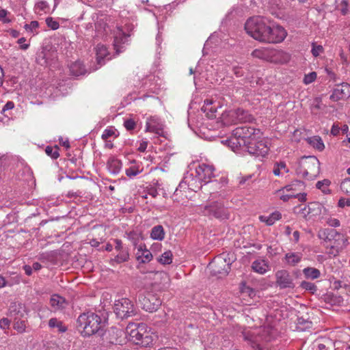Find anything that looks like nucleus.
<instances>
[{
	"label": "nucleus",
	"instance_id": "nucleus-32",
	"mask_svg": "<svg viewBox=\"0 0 350 350\" xmlns=\"http://www.w3.org/2000/svg\"><path fill=\"white\" fill-rule=\"evenodd\" d=\"M323 206L317 202H310L308 204L310 217L311 219L319 215L321 213Z\"/></svg>",
	"mask_w": 350,
	"mask_h": 350
},
{
	"label": "nucleus",
	"instance_id": "nucleus-41",
	"mask_svg": "<svg viewBox=\"0 0 350 350\" xmlns=\"http://www.w3.org/2000/svg\"><path fill=\"white\" fill-rule=\"evenodd\" d=\"M14 329L19 333H23L25 331L26 323L25 321L17 320V317L14 319Z\"/></svg>",
	"mask_w": 350,
	"mask_h": 350
},
{
	"label": "nucleus",
	"instance_id": "nucleus-13",
	"mask_svg": "<svg viewBox=\"0 0 350 350\" xmlns=\"http://www.w3.org/2000/svg\"><path fill=\"white\" fill-rule=\"evenodd\" d=\"M142 308L147 312H153L158 310L161 304V299L155 295L148 293L139 298Z\"/></svg>",
	"mask_w": 350,
	"mask_h": 350
},
{
	"label": "nucleus",
	"instance_id": "nucleus-20",
	"mask_svg": "<svg viewBox=\"0 0 350 350\" xmlns=\"http://www.w3.org/2000/svg\"><path fill=\"white\" fill-rule=\"evenodd\" d=\"M252 270L259 274L263 275L271 269L269 262L265 259H257L252 262Z\"/></svg>",
	"mask_w": 350,
	"mask_h": 350
},
{
	"label": "nucleus",
	"instance_id": "nucleus-24",
	"mask_svg": "<svg viewBox=\"0 0 350 350\" xmlns=\"http://www.w3.org/2000/svg\"><path fill=\"white\" fill-rule=\"evenodd\" d=\"M232 116H234L237 122H250L254 120V118L248 111L242 109H237L232 111Z\"/></svg>",
	"mask_w": 350,
	"mask_h": 350
},
{
	"label": "nucleus",
	"instance_id": "nucleus-23",
	"mask_svg": "<svg viewBox=\"0 0 350 350\" xmlns=\"http://www.w3.org/2000/svg\"><path fill=\"white\" fill-rule=\"evenodd\" d=\"M213 100L212 99H206L202 107V110L206 113L208 118L213 119L217 116L216 106H213Z\"/></svg>",
	"mask_w": 350,
	"mask_h": 350
},
{
	"label": "nucleus",
	"instance_id": "nucleus-3",
	"mask_svg": "<svg viewBox=\"0 0 350 350\" xmlns=\"http://www.w3.org/2000/svg\"><path fill=\"white\" fill-rule=\"evenodd\" d=\"M129 340L136 345L148 347L152 345L157 336L144 323H129L126 328Z\"/></svg>",
	"mask_w": 350,
	"mask_h": 350
},
{
	"label": "nucleus",
	"instance_id": "nucleus-54",
	"mask_svg": "<svg viewBox=\"0 0 350 350\" xmlns=\"http://www.w3.org/2000/svg\"><path fill=\"white\" fill-rule=\"evenodd\" d=\"M54 257L53 252L42 253L39 255V259L40 260H50Z\"/></svg>",
	"mask_w": 350,
	"mask_h": 350
},
{
	"label": "nucleus",
	"instance_id": "nucleus-53",
	"mask_svg": "<svg viewBox=\"0 0 350 350\" xmlns=\"http://www.w3.org/2000/svg\"><path fill=\"white\" fill-rule=\"evenodd\" d=\"M299 215L305 218L306 219H310L309 210L308 209V205H305L303 208L299 210Z\"/></svg>",
	"mask_w": 350,
	"mask_h": 350
},
{
	"label": "nucleus",
	"instance_id": "nucleus-21",
	"mask_svg": "<svg viewBox=\"0 0 350 350\" xmlns=\"http://www.w3.org/2000/svg\"><path fill=\"white\" fill-rule=\"evenodd\" d=\"M50 304L53 310H59L65 308L68 303L63 297L54 294L51 297Z\"/></svg>",
	"mask_w": 350,
	"mask_h": 350
},
{
	"label": "nucleus",
	"instance_id": "nucleus-8",
	"mask_svg": "<svg viewBox=\"0 0 350 350\" xmlns=\"http://www.w3.org/2000/svg\"><path fill=\"white\" fill-rule=\"evenodd\" d=\"M232 259L229 254H221L216 256L209 264V269L213 275L222 277L226 275L230 269Z\"/></svg>",
	"mask_w": 350,
	"mask_h": 350
},
{
	"label": "nucleus",
	"instance_id": "nucleus-25",
	"mask_svg": "<svg viewBox=\"0 0 350 350\" xmlns=\"http://www.w3.org/2000/svg\"><path fill=\"white\" fill-rule=\"evenodd\" d=\"M69 70L70 73L74 76H80L85 73V69L83 64L77 61L70 64Z\"/></svg>",
	"mask_w": 350,
	"mask_h": 350
},
{
	"label": "nucleus",
	"instance_id": "nucleus-62",
	"mask_svg": "<svg viewBox=\"0 0 350 350\" xmlns=\"http://www.w3.org/2000/svg\"><path fill=\"white\" fill-rule=\"evenodd\" d=\"M6 286H12V284L9 283V282L5 279V277L0 275V288H3Z\"/></svg>",
	"mask_w": 350,
	"mask_h": 350
},
{
	"label": "nucleus",
	"instance_id": "nucleus-36",
	"mask_svg": "<svg viewBox=\"0 0 350 350\" xmlns=\"http://www.w3.org/2000/svg\"><path fill=\"white\" fill-rule=\"evenodd\" d=\"M303 273L306 278L317 279L320 277V271L314 267H306L303 269Z\"/></svg>",
	"mask_w": 350,
	"mask_h": 350
},
{
	"label": "nucleus",
	"instance_id": "nucleus-61",
	"mask_svg": "<svg viewBox=\"0 0 350 350\" xmlns=\"http://www.w3.org/2000/svg\"><path fill=\"white\" fill-rule=\"evenodd\" d=\"M26 41L25 38H21L18 40V43L21 44V49L23 50H26L29 46V43L25 44L24 42Z\"/></svg>",
	"mask_w": 350,
	"mask_h": 350
},
{
	"label": "nucleus",
	"instance_id": "nucleus-55",
	"mask_svg": "<svg viewBox=\"0 0 350 350\" xmlns=\"http://www.w3.org/2000/svg\"><path fill=\"white\" fill-rule=\"evenodd\" d=\"M124 125L127 130L131 131L135 129V122L132 119H128L124 121Z\"/></svg>",
	"mask_w": 350,
	"mask_h": 350
},
{
	"label": "nucleus",
	"instance_id": "nucleus-59",
	"mask_svg": "<svg viewBox=\"0 0 350 350\" xmlns=\"http://www.w3.org/2000/svg\"><path fill=\"white\" fill-rule=\"evenodd\" d=\"M8 14V11L5 9H1L0 10V21H3V23H8L10 20L6 18V16Z\"/></svg>",
	"mask_w": 350,
	"mask_h": 350
},
{
	"label": "nucleus",
	"instance_id": "nucleus-50",
	"mask_svg": "<svg viewBox=\"0 0 350 350\" xmlns=\"http://www.w3.org/2000/svg\"><path fill=\"white\" fill-rule=\"evenodd\" d=\"M317 79V73L315 72H310L305 75L304 78V83L305 84H310L315 81Z\"/></svg>",
	"mask_w": 350,
	"mask_h": 350
},
{
	"label": "nucleus",
	"instance_id": "nucleus-46",
	"mask_svg": "<svg viewBox=\"0 0 350 350\" xmlns=\"http://www.w3.org/2000/svg\"><path fill=\"white\" fill-rule=\"evenodd\" d=\"M140 234L137 232L132 231L127 234V238L133 243L134 245H137L139 241Z\"/></svg>",
	"mask_w": 350,
	"mask_h": 350
},
{
	"label": "nucleus",
	"instance_id": "nucleus-2",
	"mask_svg": "<svg viewBox=\"0 0 350 350\" xmlns=\"http://www.w3.org/2000/svg\"><path fill=\"white\" fill-rule=\"evenodd\" d=\"M318 237L323 240L327 253L333 256H338L349 244L347 237L334 229H322Z\"/></svg>",
	"mask_w": 350,
	"mask_h": 350
},
{
	"label": "nucleus",
	"instance_id": "nucleus-22",
	"mask_svg": "<svg viewBox=\"0 0 350 350\" xmlns=\"http://www.w3.org/2000/svg\"><path fill=\"white\" fill-rule=\"evenodd\" d=\"M272 48L260 47L254 50L252 53V56L267 62L271 61Z\"/></svg>",
	"mask_w": 350,
	"mask_h": 350
},
{
	"label": "nucleus",
	"instance_id": "nucleus-30",
	"mask_svg": "<svg viewBox=\"0 0 350 350\" xmlns=\"http://www.w3.org/2000/svg\"><path fill=\"white\" fill-rule=\"evenodd\" d=\"M282 215L280 212L275 211L271 213L269 216L260 215L259 219L262 222H265L268 226L273 225L276 221L280 219Z\"/></svg>",
	"mask_w": 350,
	"mask_h": 350
},
{
	"label": "nucleus",
	"instance_id": "nucleus-15",
	"mask_svg": "<svg viewBox=\"0 0 350 350\" xmlns=\"http://www.w3.org/2000/svg\"><path fill=\"white\" fill-rule=\"evenodd\" d=\"M215 167L208 164L200 163L196 168V174L198 180L208 183L214 176Z\"/></svg>",
	"mask_w": 350,
	"mask_h": 350
},
{
	"label": "nucleus",
	"instance_id": "nucleus-63",
	"mask_svg": "<svg viewBox=\"0 0 350 350\" xmlns=\"http://www.w3.org/2000/svg\"><path fill=\"white\" fill-rule=\"evenodd\" d=\"M114 242H115V250L118 252V251H120V250H124V247L122 245V242L121 240L120 239H115L114 240Z\"/></svg>",
	"mask_w": 350,
	"mask_h": 350
},
{
	"label": "nucleus",
	"instance_id": "nucleus-35",
	"mask_svg": "<svg viewBox=\"0 0 350 350\" xmlns=\"http://www.w3.org/2000/svg\"><path fill=\"white\" fill-rule=\"evenodd\" d=\"M127 39V36L122 31V29L118 28L117 32L114 36V48L117 52L118 51V46L121 43H124Z\"/></svg>",
	"mask_w": 350,
	"mask_h": 350
},
{
	"label": "nucleus",
	"instance_id": "nucleus-37",
	"mask_svg": "<svg viewBox=\"0 0 350 350\" xmlns=\"http://www.w3.org/2000/svg\"><path fill=\"white\" fill-rule=\"evenodd\" d=\"M282 190H280L278 191V194L280 196V198L284 202L288 201L291 198H298L300 201L306 200V196L304 194L297 193V194H281Z\"/></svg>",
	"mask_w": 350,
	"mask_h": 350
},
{
	"label": "nucleus",
	"instance_id": "nucleus-14",
	"mask_svg": "<svg viewBox=\"0 0 350 350\" xmlns=\"http://www.w3.org/2000/svg\"><path fill=\"white\" fill-rule=\"evenodd\" d=\"M262 329H255L254 330H245L243 332V337L245 340H248L253 343L255 346H253L254 348L256 347L257 350H270L267 347H262L261 344H260V340L263 338V336L259 335Z\"/></svg>",
	"mask_w": 350,
	"mask_h": 350
},
{
	"label": "nucleus",
	"instance_id": "nucleus-42",
	"mask_svg": "<svg viewBox=\"0 0 350 350\" xmlns=\"http://www.w3.org/2000/svg\"><path fill=\"white\" fill-rule=\"evenodd\" d=\"M126 174L129 178H133L141 172L139 167L137 165H131L129 168L126 169Z\"/></svg>",
	"mask_w": 350,
	"mask_h": 350
},
{
	"label": "nucleus",
	"instance_id": "nucleus-57",
	"mask_svg": "<svg viewBox=\"0 0 350 350\" xmlns=\"http://www.w3.org/2000/svg\"><path fill=\"white\" fill-rule=\"evenodd\" d=\"M326 222L329 226H332V227H338L340 226V221L338 219L334 218V217H330L327 218Z\"/></svg>",
	"mask_w": 350,
	"mask_h": 350
},
{
	"label": "nucleus",
	"instance_id": "nucleus-4",
	"mask_svg": "<svg viewBox=\"0 0 350 350\" xmlns=\"http://www.w3.org/2000/svg\"><path fill=\"white\" fill-rule=\"evenodd\" d=\"M103 326L100 317L92 312H84L77 319V327L83 336L97 333Z\"/></svg>",
	"mask_w": 350,
	"mask_h": 350
},
{
	"label": "nucleus",
	"instance_id": "nucleus-9",
	"mask_svg": "<svg viewBox=\"0 0 350 350\" xmlns=\"http://www.w3.org/2000/svg\"><path fill=\"white\" fill-rule=\"evenodd\" d=\"M113 311L116 316L121 319L133 317L137 314V308L127 298L116 300L114 303Z\"/></svg>",
	"mask_w": 350,
	"mask_h": 350
},
{
	"label": "nucleus",
	"instance_id": "nucleus-19",
	"mask_svg": "<svg viewBox=\"0 0 350 350\" xmlns=\"http://www.w3.org/2000/svg\"><path fill=\"white\" fill-rule=\"evenodd\" d=\"M135 256L137 261L142 263L149 262L152 259V254L144 244L138 245Z\"/></svg>",
	"mask_w": 350,
	"mask_h": 350
},
{
	"label": "nucleus",
	"instance_id": "nucleus-11",
	"mask_svg": "<svg viewBox=\"0 0 350 350\" xmlns=\"http://www.w3.org/2000/svg\"><path fill=\"white\" fill-rule=\"evenodd\" d=\"M275 285L280 289L295 287V279L293 275L286 269H280L275 273Z\"/></svg>",
	"mask_w": 350,
	"mask_h": 350
},
{
	"label": "nucleus",
	"instance_id": "nucleus-27",
	"mask_svg": "<svg viewBox=\"0 0 350 350\" xmlns=\"http://www.w3.org/2000/svg\"><path fill=\"white\" fill-rule=\"evenodd\" d=\"M289 172V169L284 161L276 162L273 165V173L276 176H282Z\"/></svg>",
	"mask_w": 350,
	"mask_h": 350
},
{
	"label": "nucleus",
	"instance_id": "nucleus-51",
	"mask_svg": "<svg viewBox=\"0 0 350 350\" xmlns=\"http://www.w3.org/2000/svg\"><path fill=\"white\" fill-rule=\"evenodd\" d=\"M330 181L327 179H324L321 181H318L317 183V187L319 189H321L323 192L325 191V189L327 188V187L329 185Z\"/></svg>",
	"mask_w": 350,
	"mask_h": 350
},
{
	"label": "nucleus",
	"instance_id": "nucleus-45",
	"mask_svg": "<svg viewBox=\"0 0 350 350\" xmlns=\"http://www.w3.org/2000/svg\"><path fill=\"white\" fill-rule=\"evenodd\" d=\"M39 27V23L36 21H31L29 24H25L24 28L28 32L34 33Z\"/></svg>",
	"mask_w": 350,
	"mask_h": 350
},
{
	"label": "nucleus",
	"instance_id": "nucleus-28",
	"mask_svg": "<svg viewBox=\"0 0 350 350\" xmlns=\"http://www.w3.org/2000/svg\"><path fill=\"white\" fill-rule=\"evenodd\" d=\"M306 141L314 148L319 151H322L325 148V145L321 137L312 136L306 139Z\"/></svg>",
	"mask_w": 350,
	"mask_h": 350
},
{
	"label": "nucleus",
	"instance_id": "nucleus-17",
	"mask_svg": "<svg viewBox=\"0 0 350 350\" xmlns=\"http://www.w3.org/2000/svg\"><path fill=\"white\" fill-rule=\"evenodd\" d=\"M163 125L160 119L157 116H150L147 118L146 131L153 133L157 135L163 133Z\"/></svg>",
	"mask_w": 350,
	"mask_h": 350
},
{
	"label": "nucleus",
	"instance_id": "nucleus-47",
	"mask_svg": "<svg viewBox=\"0 0 350 350\" xmlns=\"http://www.w3.org/2000/svg\"><path fill=\"white\" fill-rule=\"evenodd\" d=\"M341 190L348 195H350V178H345L340 184Z\"/></svg>",
	"mask_w": 350,
	"mask_h": 350
},
{
	"label": "nucleus",
	"instance_id": "nucleus-52",
	"mask_svg": "<svg viewBox=\"0 0 350 350\" xmlns=\"http://www.w3.org/2000/svg\"><path fill=\"white\" fill-rule=\"evenodd\" d=\"M323 51V48L321 45H317L314 43L312 44L311 52L314 57L319 56Z\"/></svg>",
	"mask_w": 350,
	"mask_h": 350
},
{
	"label": "nucleus",
	"instance_id": "nucleus-7",
	"mask_svg": "<svg viewBox=\"0 0 350 350\" xmlns=\"http://www.w3.org/2000/svg\"><path fill=\"white\" fill-rule=\"evenodd\" d=\"M196 211L204 216H212L221 219H228L229 216L223 202L219 201L209 202L206 204L198 206Z\"/></svg>",
	"mask_w": 350,
	"mask_h": 350
},
{
	"label": "nucleus",
	"instance_id": "nucleus-44",
	"mask_svg": "<svg viewBox=\"0 0 350 350\" xmlns=\"http://www.w3.org/2000/svg\"><path fill=\"white\" fill-rule=\"evenodd\" d=\"M300 286L303 289L308 291L312 293H314L317 289V286L314 283L306 282V281H303L301 283Z\"/></svg>",
	"mask_w": 350,
	"mask_h": 350
},
{
	"label": "nucleus",
	"instance_id": "nucleus-43",
	"mask_svg": "<svg viewBox=\"0 0 350 350\" xmlns=\"http://www.w3.org/2000/svg\"><path fill=\"white\" fill-rule=\"evenodd\" d=\"M58 150L59 148L57 146H46L45 149V152L48 156H50L52 159H57L59 156Z\"/></svg>",
	"mask_w": 350,
	"mask_h": 350
},
{
	"label": "nucleus",
	"instance_id": "nucleus-10",
	"mask_svg": "<svg viewBox=\"0 0 350 350\" xmlns=\"http://www.w3.org/2000/svg\"><path fill=\"white\" fill-rule=\"evenodd\" d=\"M57 60V53L55 47L46 46L38 54L36 62L42 66H51Z\"/></svg>",
	"mask_w": 350,
	"mask_h": 350
},
{
	"label": "nucleus",
	"instance_id": "nucleus-29",
	"mask_svg": "<svg viewBox=\"0 0 350 350\" xmlns=\"http://www.w3.org/2000/svg\"><path fill=\"white\" fill-rule=\"evenodd\" d=\"M109 55L107 49L103 44H98L96 48V60L98 64H104V59Z\"/></svg>",
	"mask_w": 350,
	"mask_h": 350
},
{
	"label": "nucleus",
	"instance_id": "nucleus-48",
	"mask_svg": "<svg viewBox=\"0 0 350 350\" xmlns=\"http://www.w3.org/2000/svg\"><path fill=\"white\" fill-rule=\"evenodd\" d=\"M45 21L47 26L53 30H56L59 27V23L52 17H47Z\"/></svg>",
	"mask_w": 350,
	"mask_h": 350
},
{
	"label": "nucleus",
	"instance_id": "nucleus-39",
	"mask_svg": "<svg viewBox=\"0 0 350 350\" xmlns=\"http://www.w3.org/2000/svg\"><path fill=\"white\" fill-rule=\"evenodd\" d=\"M49 325L51 328H57L59 332H65L66 331V327L63 325L61 321L55 318L49 320Z\"/></svg>",
	"mask_w": 350,
	"mask_h": 350
},
{
	"label": "nucleus",
	"instance_id": "nucleus-12",
	"mask_svg": "<svg viewBox=\"0 0 350 350\" xmlns=\"http://www.w3.org/2000/svg\"><path fill=\"white\" fill-rule=\"evenodd\" d=\"M265 43L282 42L287 36V32L282 26L275 25L269 22Z\"/></svg>",
	"mask_w": 350,
	"mask_h": 350
},
{
	"label": "nucleus",
	"instance_id": "nucleus-6",
	"mask_svg": "<svg viewBox=\"0 0 350 350\" xmlns=\"http://www.w3.org/2000/svg\"><path fill=\"white\" fill-rule=\"evenodd\" d=\"M320 163L315 157L302 158L299 161L297 174L308 179L315 178L320 172Z\"/></svg>",
	"mask_w": 350,
	"mask_h": 350
},
{
	"label": "nucleus",
	"instance_id": "nucleus-26",
	"mask_svg": "<svg viewBox=\"0 0 350 350\" xmlns=\"http://www.w3.org/2000/svg\"><path fill=\"white\" fill-rule=\"evenodd\" d=\"M107 167L110 173L117 174L120 172L122 163L116 158H110L107 162Z\"/></svg>",
	"mask_w": 350,
	"mask_h": 350
},
{
	"label": "nucleus",
	"instance_id": "nucleus-60",
	"mask_svg": "<svg viewBox=\"0 0 350 350\" xmlns=\"http://www.w3.org/2000/svg\"><path fill=\"white\" fill-rule=\"evenodd\" d=\"M243 293L248 294L249 296L253 297L256 295V292L254 289L250 287L246 286L242 290Z\"/></svg>",
	"mask_w": 350,
	"mask_h": 350
},
{
	"label": "nucleus",
	"instance_id": "nucleus-40",
	"mask_svg": "<svg viewBox=\"0 0 350 350\" xmlns=\"http://www.w3.org/2000/svg\"><path fill=\"white\" fill-rule=\"evenodd\" d=\"M158 261L162 265H170L172 262V253L168 250L159 258Z\"/></svg>",
	"mask_w": 350,
	"mask_h": 350
},
{
	"label": "nucleus",
	"instance_id": "nucleus-58",
	"mask_svg": "<svg viewBox=\"0 0 350 350\" xmlns=\"http://www.w3.org/2000/svg\"><path fill=\"white\" fill-rule=\"evenodd\" d=\"M10 325V321L8 318L0 319V327L3 329H8Z\"/></svg>",
	"mask_w": 350,
	"mask_h": 350
},
{
	"label": "nucleus",
	"instance_id": "nucleus-34",
	"mask_svg": "<svg viewBox=\"0 0 350 350\" xmlns=\"http://www.w3.org/2000/svg\"><path fill=\"white\" fill-rule=\"evenodd\" d=\"M118 254L111 260V263H122L126 262L129 258V254L127 249L118 251Z\"/></svg>",
	"mask_w": 350,
	"mask_h": 350
},
{
	"label": "nucleus",
	"instance_id": "nucleus-16",
	"mask_svg": "<svg viewBox=\"0 0 350 350\" xmlns=\"http://www.w3.org/2000/svg\"><path fill=\"white\" fill-rule=\"evenodd\" d=\"M350 96V85L347 83H342L336 86L332 94L330 95V99L334 102L345 99Z\"/></svg>",
	"mask_w": 350,
	"mask_h": 350
},
{
	"label": "nucleus",
	"instance_id": "nucleus-56",
	"mask_svg": "<svg viewBox=\"0 0 350 350\" xmlns=\"http://www.w3.org/2000/svg\"><path fill=\"white\" fill-rule=\"evenodd\" d=\"M115 134V132L111 129H105L102 134V139L104 140H107L109 137H111Z\"/></svg>",
	"mask_w": 350,
	"mask_h": 350
},
{
	"label": "nucleus",
	"instance_id": "nucleus-38",
	"mask_svg": "<svg viewBox=\"0 0 350 350\" xmlns=\"http://www.w3.org/2000/svg\"><path fill=\"white\" fill-rule=\"evenodd\" d=\"M35 12L41 14L42 12L46 13L49 10V5L46 1H38L34 6Z\"/></svg>",
	"mask_w": 350,
	"mask_h": 350
},
{
	"label": "nucleus",
	"instance_id": "nucleus-33",
	"mask_svg": "<svg viewBox=\"0 0 350 350\" xmlns=\"http://www.w3.org/2000/svg\"><path fill=\"white\" fill-rule=\"evenodd\" d=\"M302 254L299 252H289L285 255L286 263L291 266H295L300 262Z\"/></svg>",
	"mask_w": 350,
	"mask_h": 350
},
{
	"label": "nucleus",
	"instance_id": "nucleus-18",
	"mask_svg": "<svg viewBox=\"0 0 350 350\" xmlns=\"http://www.w3.org/2000/svg\"><path fill=\"white\" fill-rule=\"evenodd\" d=\"M291 60V55L281 50L273 49L270 62L275 64H287Z\"/></svg>",
	"mask_w": 350,
	"mask_h": 350
},
{
	"label": "nucleus",
	"instance_id": "nucleus-5",
	"mask_svg": "<svg viewBox=\"0 0 350 350\" xmlns=\"http://www.w3.org/2000/svg\"><path fill=\"white\" fill-rule=\"evenodd\" d=\"M269 21L261 16L249 18L245 24L246 32L254 39L265 43Z\"/></svg>",
	"mask_w": 350,
	"mask_h": 350
},
{
	"label": "nucleus",
	"instance_id": "nucleus-49",
	"mask_svg": "<svg viewBox=\"0 0 350 350\" xmlns=\"http://www.w3.org/2000/svg\"><path fill=\"white\" fill-rule=\"evenodd\" d=\"M21 308V305L16 304V303L12 304L9 308V314L10 316L18 315Z\"/></svg>",
	"mask_w": 350,
	"mask_h": 350
},
{
	"label": "nucleus",
	"instance_id": "nucleus-64",
	"mask_svg": "<svg viewBox=\"0 0 350 350\" xmlns=\"http://www.w3.org/2000/svg\"><path fill=\"white\" fill-rule=\"evenodd\" d=\"M338 206L340 207L350 206V199L343 200L341 199L338 202Z\"/></svg>",
	"mask_w": 350,
	"mask_h": 350
},
{
	"label": "nucleus",
	"instance_id": "nucleus-31",
	"mask_svg": "<svg viewBox=\"0 0 350 350\" xmlns=\"http://www.w3.org/2000/svg\"><path fill=\"white\" fill-rule=\"evenodd\" d=\"M150 237L154 240L162 241L165 238V231L161 225L154 226L150 232Z\"/></svg>",
	"mask_w": 350,
	"mask_h": 350
},
{
	"label": "nucleus",
	"instance_id": "nucleus-1",
	"mask_svg": "<svg viewBox=\"0 0 350 350\" xmlns=\"http://www.w3.org/2000/svg\"><path fill=\"white\" fill-rule=\"evenodd\" d=\"M261 135L259 129L240 126L233 131L232 136L225 143L234 152L245 151L252 155L265 157L269 148L268 141L261 139Z\"/></svg>",
	"mask_w": 350,
	"mask_h": 350
}]
</instances>
